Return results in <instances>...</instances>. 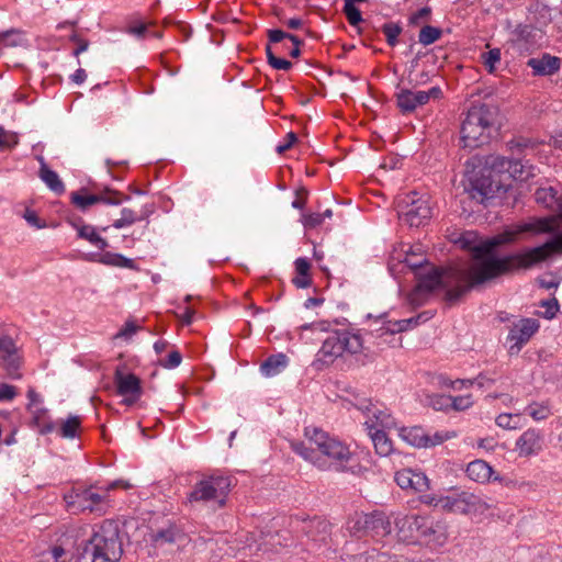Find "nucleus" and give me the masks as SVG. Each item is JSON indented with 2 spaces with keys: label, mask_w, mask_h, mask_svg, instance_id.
<instances>
[{
  "label": "nucleus",
  "mask_w": 562,
  "mask_h": 562,
  "mask_svg": "<svg viewBox=\"0 0 562 562\" xmlns=\"http://www.w3.org/2000/svg\"><path fill=\"white\" fill-rule=\"evenodd\" d=\"M483 159L484 161L477 159L479 164L468 170L465 186L469 198L480 204L493 199L502 189L499 173L508 172L510 177L520 181H527L536 176V167L528 160L497 155H490Z\"/></svg>",
  "instance_id": "nucleus-1"
},
{
  "label": "nucleus",
  "mask_w": 562,
  "mask_h": 562,
  "mask_svg": "<svg viewBox=\"0 0 562 562\" xmlns=\"http://www.w3.org/2000/svg\"><path fill=\"white\" fill-rule=\"evenodd\" d=\"M304 434V441L292 442V449L299 456L321 470L345 469V464L351 458V452L345 443L315 427H306Z\"/></svg>",
  "instance_id": "nucleus-2"
},
{
  "label": "nucleus",
  "mask_w": 562,
  "mask_h": 562,
  "mask_svg": "<svg viewBox=\"0 0 562 562\" xmlns=\"http://www.w3.org/2000/svg\"><path fill=\"white\" fill-rule=\"evenodd\" d=\"M122 555L120 525L113 519H105L93 527L88 540L78 544L75 562H117Z\"/></svg>",
  "instance_id": "nucleus-3"
},
{
  "label": "nucleus",
  "mask_w": 562,
  "mask_h": 562,
  "mask_svg": "<svg viewBox=\"0 0 562 562\" xmlns=\"http://www.w3.org/2000/svg\"><path fill=\"white\" fill-rule=\"evenodd\" d=\"M498 110L491 104H473L461 125L463 147L477 148L488 143L497 123Z\"/></svg>",
  "instance_id": "nucleus-4"
},
{
  "label": "nucleus",
  "mask_w": 562,
  "mask_h": 562,
  "mask_svg": "<svg viewBox=\"0 0 562 562\" xmlns=\"http://www.w3.org/2000/svg\"><path fill=\"white\" fill-rule=\"evenodd\" d=\"M362 348L363 341L360 335L348 330H335L324 340L317 353L318 360L328 364L337 357L342 356L344 352L355 355L360 352Z\"/></svg>",
  "instance_id": "nucleus-5"
},
{
  "label": "nucleus",
  "mask_w": 562,
  "mask_h": 562,
  "mask_svg": "<svg viewBox=\"0 0 562 562\" xmlns=\"http://www.w3.org/2000/svg\"><path fill=\"white\" fill-rule=\"evenodd\" d=\"M233 480L225 475H209L195 483L188 496L190 503H206L215 501L218 507H224Z\"/></svg>",
  "instance_id": "nucleus-6"
},
{
  "label": "nucleus",
  "mask_w": 562,
  "mask_h": 562,
  "mask_svg": "<svg viewBox=\"0 0 562 562\" xmlns=\"http://www.w3.org/2000/svg\"><path fill=\"white\" fill-rule=\"evenodd\" d=\"M396 211L402 223L409 227L425 225L431 217V206L428 196L411 192L396 202Z\"/></svg>",
  "instance_id": "nucleus-7"
},
{
  "label": "nucleus",
  "mask_w": 562,
  "mask_h": 562,
  "mask_svg": "<svg viewBox=\"0 0 562 562\" xmlns=\"http://www.w3.org/2000/svg\"><path fill=\"white\" fill-rule=\"evenodd\" d=\"M436 506L450 513L462 515H483L493 507L481 496L461 491L452 495L441 496L437 499Z\"/></svg>",
  "instance_id": "nucleus-8"
},
{
  "label": "nucleus",
  "mask_w": 562,
  "mask_h": 562,
  "mask_svg": "<svg viewBox=\"0 0 562 562\" xmlns=\"http://www.w3.org/2000/svg\"><path fill=\"white\" fill-rule=\"evenodd\" d=\"M290 526L296 532L315 543H326L331 535V525L322 517H301L291 518Z\"/></svg>",
  "instance_id": "nucleus-9"
},
{
  "label": "nucleus",
  "mask_w": 562,
  "mask_h": 562,
  "mask_svg": "<svg viewBox=\"0 0 562 562\" xmlns=\"http://www.w3.org/2000/svg\"><path fill=\"white\" fill-rule=\"evenodd\" d=\"M394 525L404 539H431L437 532L434 522L426 516L419 515H398L394 519Z\"/></svg>",
  "instance_id": "nucleus-10"
},
{
  "label": "nucleus",
  "mask_w": 562,
  "mask_h": 562,
  "mask_svg": "<svg viewBox=\"0 0 562 562\" xmlns=\"http://www.w3.org/2000/svg\"><path fill=\"white\" fill-rule=\"evenodd\" d=\"M130 199L131 198L128 195H125L110 187H104L102 190L94 194H82L80 192L71 193V202L82 212L87 211L89 206L97 203L120 205L123 201H130Z\"/></svg>",
  "instance_id": "nucleus-11"
},
{
  "label": "nucleus",
  "mask_w": 562,
  "mask_h": 562,
  "mask_svg": "<svg viewBox=\"0 0 562 562\" xmlns=\"http://www.w3.org/2000/svg\"><path fill=\"white\" fill-rule=\"evenodd\" d=\"M114 383L116 393L123 396L125 405L135 404L143 394L142 381L134 373H124L120 368L115 370Z\"/></svg>",
  "instance_id": "nucleus-12"
},
{
  "label": "nucleus",
  "mask_w": 562,
  "mask_h": 562,
  "mask_svg": "<svg viewBox=\"0 0 562 562\" xmlns=\"http://www.w3.org/2000/svg\"><path fill=\"white\" fill-rule=\"evenodd\" d=\"M538 328L539 323L535 318H522L514 324L507 337V340L513 342L509 348L510 353L519 352L521 347L532 337Z\"/></svg>",
  "instance_id": "nucleus-13"
},
{
  "label": "nucleus",
  "mask_w": 562,
  "mask_h": 562,
  "mask_svg": "<svg viewBox=\"0 0 562 562\" xmlns=\"http://www.w3.org/2000/svg\"><path fill=\"white\" fill-rule=\"evenodd\" d=\"M542 38V32L532 25L519 24L513 31V42L527 50L538 46Z\"/></svg>",
  "instance_id": "nucleus-14"
},
{
  "label": "nucleus",
  "mask_w": 562,
  "mask_h": 562,
  "mask_svg": "<svg viewBox=\"0 0 562 562\" xmlns=\"http://www.w3.org/2000/svg\"><path fill=\"white\" fill-rule=\"evenodd\" d=\"M424 316L425 313H422L417 316L406 319L383 322V325L375 330V335L374 331H371L370 335L380 339L384 335H394L396 333L406 331L408 329L416 327L418 324H420L422 321H426L427 318H424Z\"/></svg>",
  "instance_id": "nucleus-15"
},
{
  "label": "nucleus",
  "mask_w": 562,
  "mask_h": 562,
  "mask_svg": "<svg viewBox=\"0 0 562 562\" xmlns=\"http://www.w3.org/2000/svg\"><path fill=\"white\" fill-rule=\"evenodd\" d=\"M363 525L367 528V533L374 538H383L392 531V522L383 512L366 514Z\"/></svg>",
  "instance_id": "nucleus-16"
},
{
  "label": "nucleus",
  "mask_w": 562,
  "mask_h": 562,
  "mask_svg": "<svg viewBox=\"0 0 562 562\" xmlns=\"http://www.w3.org/2000/svg\"><path fill=\"white\" fill-rule=\"evenodd\" d=\"M186 539L184 532L175 524H170L150 533V541L156 548H162L166 544L182 543Z\"/></svg>",
  "instance_id": "nucleus-17"
},
{
  "label": "nucleus",
  "mask_w": 562,
  "mask_h": 562,
  "mask_svg": "<svg viewBox=\"0 0 562 562\" xmlns=\"http://www.w3.org/2000/svg\"><path fill=\"white\" fill-rule=\"evenodd\" d=\"M397 106L403 113L415 111L418 106L427 103L425 91H413L411 89H402L396 93Z\"/></svg>",
  "instance_id": "nucleus-18"
},
{
  "label": "nucleus",
  "mask_w": 562,
  "mask_h": 562,
  "mask_svg": "<svg viewBox=\"0 0 562 562\" xmlns=\"http://www.w3.org/2000/svg\"><path fill=\"white\" fill-rule=\"evenodd\" d=\"M368 435L374 446L375 452L381 457H387L393 452V442L385 434V429H379L374 424L364 423Z\"/></svg>",
  "instance_id": "nucleus-19"
},
{
  "label": "nucleus",
  "mask_w": 562,
  "mask_h": 562,
  "mask_svg": "<svg viewBox=\"0 0 562 562\" xmlns=\"http://www.w3.org/2000/svg\"><path fill=\"white\" fill-rule=\"evenodd\" d=\"M527 66L532 69L535 76H551L560 69L561 60L559 57L543 54L540 58H530Z\"/></svg>",
  "instance_id": "nucleus-20"
},
{
  "label": "nucleus",
  "mask_w": 562,
  "mask_h": 562,
  "mask_svg": "<svg viewBox=\"0 0 562 562\" xmlns=\"http://www.w3.org/2000/svg\"><path fill=\"white\" fill-rule=\"evenodd\" d=\"M519 453L530 456L537 453L541 449V435L536 429L526 430L516 442Z\"/></svg>",
  "instance_id": "nucleus-21"
},
{
  "label": "nucleus",
  "mask_w": 562,
  "mask_h": 562,
  "mask_svg": "<svg viewBox=\"0 0 562 562\" xmlns=\"http://www.w3.org/2000/svg\"><path fill=\"white\" fill-rule=\"evenodd\" d=\"M400 437L417 448H429V443H431L430 436L419 426L401 428Z\"/></svg>",
  "instance_id": "nucleus-22"
},
{
  "label": "nucleus",
  "mask_w": 562,
  "mask_h": 562,
  "mask_svg": "<svg viewBox=\"0 0 562 562\" xmlns=\"http://www.w3.org/2000/svg\"><path fill=\"white\" fill-rule=\"evenodd\" d=\"M360 409L372 414L374 420H368L374 424L379 429H391L396 426L394 417L386 411L375 408L370 401L360 406Z\"/></svg>",
  "instance_id": "nucleus-23"
},
{
  "label": "nucleus",
  "mask_w": 562,
  "mask_h": 562,
  "mask_svg": "<svg viewBox=\"0 0 562 562\" xmlns=\"http://www.w3.org/2000/svg\"><path fill=\"white\" fill-rule=\"evenodd\" d=\"M77 502L81 506L82 510L104 513L102 504L104 503L105 496L94 493L91 488H87L76 495Z\"/></svg>",
  "instance_id": "nucleus-24"
},
{
  "label": "nucleus",
  "mask_w": 562,
  "mask_h": 562,
  "mask_svg": "<svg viewBox=\"0 0 562 562\" xmlns=\"http://www.w3.org/2000/svg\"><path fill=\"white\" fill-rule=\"evenodd\" d=\"M289 364V358L284 353L269 356L260 366V372L267 378L281 373Z\"/></svg>",
  "instance_id": "nucleus-25"
},
{
  "label": "nucleus",
  "mask_w": 562,
  "mask_h": 562,
  "mask_svg": "<svg viewBox=\"0 0 562 562\" xmlns=\"http://www.w3.org/2000/svg\"><path fill=\"white\" fill-rule=\"evenodd\" d=\"M41 168L40 178L43 182L55 193L61 194L65 192V186L59 179V176L54 170L49 169L45 164L43 157H40Z\"/></svg>",
  "instance_id": "nucleus-26"
},
{
  "label": "nucleus",
  "mask_w": 562,
  "mask_h": 562,
  "mask_svg": "<svg viewBox=\"0 0 562 562\" xmlns=\"http://www.w3.org/2000/svg\"><path fill=\"white\" fill-rule=\"evenodd\" d=\"M493 469L483 460H474L467 467V475L476 482H487L491 480Z\"/></svg>",
  "instance_id": "nucleus-27"
},
{
  "label": "nucleus",
  "mask_w": 562,
  "mask_h": 562,
  "mask_svg": "<svg viewBox=\"0 0 562 562\" xmlns=\"http://www.w3.org/2000/svg\"><path fill=\"white\" fill-rule=\"evenodd\" d=\"M75 228H77L78 236L82 239L88 240L95 247H98L100 250H104L109 247V243L105 238L101 237L97 232L95 228L91 225H81L78 226L77 224H72Z\"/></svg>",
  "instance_id": "nucleus-28"
},
{
  "label": "nucleus",
  "mask_w": 562,
  "mask_h": 562,
  "mask_svg": "<svg viewBox=\"0 0 562 562\" xmlns=\"http://www.w3.org/2000/svg\"><path fill=\"white\" fill-rule=\"evenodd\" d=\"M99 262L106 265V266H113V267H121V268H127V269H134L135 263L132 259L124 257L121 254H113V252H103L100 255V258L98 259Z\"/></svg>",
  "instance_id": "nucleus-29"
},
{
  "label": "nucleus",
  "mask_w": 562,
  "mask_h": 562,
  "mask_svg": "<svg viewBox=\"0 0 562 562\" xmlns=\"http://www.w3.org/2000/svg\"><path fill=\"white\" fill-rule=\"evenodd\" d=\"M26 40L24 38L22 32L19 30H9L0 33V46L2 47H18L25 46Z\"/></svg>",
  "instance_id": "nucleus-30"
},
{
  "label": "nucleus",
  "mask_w": 562,
  "mask_h": 562,
  "mask_svg": "<svg viewBox=\"0 0 562 562\" xmlns=\"http://www.w3.org/2000/svg\"><path fill=\"white\" fill-rule=\"evenodd\" d=\"M81 419L79 416L69 415L66 420H64L59 428V435L66 439H74L76 437L77 430L80 428Z\"/></svg>",
  "instance_id": "nucleus-31"
},
{
  "label": "nucleus",
  "mask_w": 562,
  "mask_h": 562,
  "mask_svg": "<svg viewBox=\"0 0 562 562\" xmlns=\"http://www.w3.org/2000/svg\"><path fill=\"white\" fill-rule=\"evenodd\" d=\"M442 31L439 27L425 25L419 31L418 41L420 44L427 46L440 38Z\"/></svg>",
  "instance_id": "nucleus-32"
},
{
  "label": "nucleus",
  "mask_w": 562,
  "mask_h": 562,
  "mask_svg": "<svg viewBox=\"0 0 562 562\" xmlns=\"http://www.w3.org/2000/svg\"><path fill=\"white\" fill-rule=\"evenodd\" d=\"M3 367L8 373V375L12 379H19L21 375L19 374V368L21 364L20 357L18 352L1 357Z\"/></svg>",
  "instance_id": "nucleus-33"
},
{
  "label": "nucleus",
  "mask_w": 562,
  "mask_h": 562,
  "mask_svg": "<svg viewBox=\"0 0 562 562\" xmlns=\"http://www.w3.org/2000/svg\"><path fill=\"white\" fill-rule=\"evenodd\" d=\"M501 55L499 48H493L488 52L482 53V63L490 74H493L496 70V65L501 61Z\"/></svg>",
  "instance_id": "nucleus-34"
},
{
  "label": "nucleus",
  "mask_w": 562,
  "mask_h": 562,
  "mask_svg": "<svg viewBox=\"0 0 562 562\" xmlns=\"http://www.w3.org/2000/svg\"><path fill=\"white\" fill-rule=\"evenodd\" d=\"M19 144V135L15 132L7 131L0 125V151L12 149Z\"/></svg>",
  "instance_id": "nucleus-35"
},
{
  "label": "nucleus",
  "mask_w": 562,
  "mask_h": 562,
  "mask_svg": "<svg viewBox=\"0 0 562 562\" xmlns=\"http://www.w3.org/2000/svg\"><path fill=\"white\" fill-rule=\"evenodd\" d=\"M342 11H344L348 22L352 26H357L363 21L360 10L356 7L355 3H352V1L345 0V5H344Z\"/></svg>",
  "instance_id": "nucleus-36"
},
{
  "label": "nucleus",
  "mask_w": 562,
  "mask_h": 562,
  "mask_svg": "<svg viewBox=\"0 0 562 562\" xmlns=\"http://www.w3.org/2000/svg\"><path fill=\"white\" fill-rule=\"evenodd\" d=\"M535 145H536L535 142H532L529 138H525V137H517V138L512 139L508 143V147H509L513 156L520 155L526 149H533Z\"/></svg>",
  "instance_id": "nucleus-37"
},
{
  "label": "nucleus",
  "mask_w": 562,
  "mask_h": 562,
  "mask_svg": "<svg viewBox=\"0 0 562 562\" xmlns=\"http://www.w3.org/2000/svg\"><path fill=\"white\" fill-rule=\"evenodd\" d=\"M519 419V415L503 413L496 417L495 422L497 426L504 429H516L518 427Z\"/></svg>",
  "instance_id": "nucleus-38"
},
{
  "label": "nucleus",
  "mask_w": 562,
  "mask_h": 562,
  "mask_svg": "<svg viewBox=\"0 0 562 562\" xmlns=\"http://www.w3.org/2000/svg\"><path fill=\"white\" fill-rule=\"evenodd\" d=\"M382 31L386 36V42L390 46H395L397 43V36L402 32V27L396 23H385L382 26Z\"/></svg>",
  "instance_id": "nucleus-39"
},
{
  "label": "nucleus",
  "mask_w": 562,
  "mask_h": 562,
  "mask_svg": "<svg viewBox=\"0 0 562 562\" xmlns=\"http://www.w3.org/2000/svg\"><path fill=\"white\" fill-rule=\"evenodd\" d=\"M527 412L535 420H543L550 414V409L547 405L536 403L529 405Z\"/></svg>",
  "instance_id": "nucleus-40"
},
{
  "label": "nucleus",
  "mask_w": 562,
  "mask_h": 562,
  "mask_svg": "<svg viewBox=\"0 0 562 562\" xmlns=\"http://www.w3.org/2000/svg\"><path fill=\"white\" fill-rule=\"evenodd\" d=\"M411 488L416 492H424L429 488V481L427 476L422 472L413 471Z\"/></svg>",
  "instance_id": "nucleus-41"
},
{
  "label": "nucleus",
  "mask_w": 562,
  "mask_h": 562,
  "mask_svg": "<svg viewBox=\"0 0 562 562\" xmlns=\"http://www.w3.org/2000/svg\"><path fill=\"white\" fill-rule=\"evenodd\" d=\"M366 520V514L364 515H356L352 519L348 521V530L350 533L357 536L361 532L367 533V528L363 525V521Z\"/></svg>",
  "instance_id": "nucleus-42"
},
{
  "label": "nucleus",
  "mask_w": 562,
  "mask_h": 562,
  "mask_svg": "<svg viewBox=\"0 0 562 562\" xmlns=\"http://www.w3.org/2000/svg\"><path fill=\"white\" fill-rule=\"evenodd\" d=\"M430 78L431 75L428 71L414 74L411 70L407 80L413 88H416L418 86L426 85L428 81H430Z\"/></svg>",
  "instance_id": "nucleus-43"
},
{
  "label": "nucleus",
  "mask_w": 562,
  "mask_h": 562,
  "mask_svg": "<svg viewBox=\"0 0 562 562\" xmlns=\"http://www.w3.org/2000/svg\"><path fill=\"white\" fill-rule=\"evenodd\" d=\"M182 356L178 350H172L166 359L159 360L161 367L166 369H173L180 366Z\"/></svg>",
  "instance_id": "nucleus-44"
},
{
  "label": "nucleus",
  "mask_w": 562,
  "mask_h": 562,
  "mask_svg": "<svg viewBox=\"0 0 562 562\" xmlns=\"http://www.w3.org/2000/svg\"><path fill=\"white\" fill-rule=\"evenodd\" d=\"M430 405L436 411H445L450 408L451 396L450 395H434L430 397Z\"/></svg>",
  "instance_id": "nucleus-45"
},
{
  "label": "nucleus",
  "mask_w": 562,
  "mask_h": 562,
  "mask_svg": "<svg viewBox=\"0 0 562 562\" xmlns=\"http://www.w3.org/2000/svg\"><path fill=\"white\" fill-rule=\"evenodd\" d=\"M413 477V470L404 469L402 471L396 472L395 482L401 488H411Z\"/></svg>",
  "instance_id": "nucleus-46"
},
{
  "label": "nucleus",
  "mask_w": 562,
  "mask_h": 562,
  "mask_svg": "<svg viewBox=\"0 0 562 562\" xmlns=\"http://www.w3.org/2000/svg\"><path fill=\"white\" fill-rule=\"evenodd\" d=\"M18 352L15 344L10 336L0 335V357Z\"/></svg>",
  "instance_id": "nucleus-47"
},
{
  "label": "nucleus",
  "mask_w": 562,
  "mask_h": 562,
  "mask_svg": "<svg viewBox=\"0 0 562 562\" xmlns=\"http://www.w3.org/2000/svg\"><path fill=\"white\" fill-rule=\"evenodd\" d=\"M472 400L470 395L464 396H451V405L450 408H453L454 411H464L469 408L472 405Z\"/></svg>",
  "instance_id": "nucleus-48"
},
{
  "label": "nucleus",
  "mask_w": 562,
  "mask_h": 562,
  "mask_svg": "<svg viewBox=\"0 0 562 562\" xmlns=\"http://www.w3.org/2000/svg\"><path fill=\"white\" fill-rule=\"evenodd\" d=\"M23 217L24 220L33 227L35 228H44L46 227V223L44 221H42L37 214L32 211V210H29L26 209L24 214H23Z\"/></svg>",
  "instance_id": "nucleus-49"
},
{
  "label": "nucleus",
  "mask_w": 562,
  "mask_h": 562,
  "mask_svg": "<svg viewBox=\"0 0 562 562\" xmlns=\"http://www.w3.org/2000/svg\"><path fill=\"white\" fill-rule=\"evenodd\" d=\"M16 394L15 386L7 383H0V402L12 401Z\"/></svg>",
  "instance_id": "nucleus-50"
},
{
  "label": "nucleus",
  "mask_w": 562,
  "mask_h": 562,
  "mask_svg": "<svg viewBox=\"0 0 562 562\" xmlns=\"http://www.w3.org/2000/svg\"><path fill=\"white\" fill-rule=\"evenodd\" d=\"M70 41L77 44V48L72 53L76 57L79 56V54L86 52L89 47V42L81 38L77 33H74L70 36Z\"/></svg>",
  "instance_id": "nucleus-51"
},
{
  "label": "nucleus",
  "mask_w": 562,
  "mask_h": 562,
  "mask_svg": "<svg viewBox=\"0 0 562 562\" xmlns=\"http://www.w3.org/2000/svg\"><path fill=\"white\" fill-rule=\"evenodd\" d=\"M323 223V215L321 213H311L304 216L303 224L307 228H314Z\"/></svg>",
  "instance_id": "nucleus-52"
},
{
  "label": "nucleus",
  "mask_w": 562,
  "mask_h": 562,
  "mask_svg": "<svg viewBox=\"0 0 562 562\" xmlns=\"http://www.w3.org/2000/svg\"><path fill=\"white\" fill-rule=\"evenodd\" d=\"M296 142H297V135L294 132H289L285 135L284 143L277 147V151L279 154H282V153L286 151L288 149H290L293 146V144H295Z\"/></svg>",
  "instance_id": "nucleus-53"
},
{
  "label": "nucleus",
  "mask_w": 562,
  "mask_h": 562,
  "mask_svg": "<svg viewBox=\"0 0 562 562\" xmlns=\"http://www.w3.org/2000/svg\"><path fill=\"white\" fill-rule=\"evenodd\" d=\"M289 35H290V33H286L279 29L268 31V40H269L270 44L280 43L281 41L288 38Z\"/></svg>",
  "instance_id": "nucleus-54"
},
{
  "label": "nucleus",
  "mask_w": 562,
  "mask_h": 562,
  "mask_svg": "<svg viewBox=\"0 0 562 562\" xmlns=\"http://www.w3.org/2000/svg\"><path fill=\"white\" fill-rule=\"evenodd\" d=\"M121 217L126 223L127 226L134 224L139 221L138 214L132 209L124 207L121 211Z\"/></svg>",
  "instance_id": "nucleus-55"
},
{
  "label": "nucleus",
  "mask_w": 562,
  "mask_h": 562,
  "mask_svg": "<svg viewBox=\"0 0 562 562\" xmlns=\"http://www.w3.org/2000/svg\"><path fill=\"white\" fill-rule=\"evenodd\" d=\"M139 329V326L135 325L134 322L127 321L124 325V327L117 333L116 337H131L133 334H135Z\"/></svg>",
  "instance_id": "nucleus-56"
},
{
  "label": "nucleus",
  "mask_w": 562,
  "mask_h": 562,
  "mask_svg": "<svg viewBox=\"0 0 562 562\" xmlns=\"http://www.w3.org/2000/svg\"><path fill=\"white\" fill-rule=\"evenodd\" d=\"M294 263L297 274H310L311 263L306 258H297Z\"/></svg>",
  "instance_id": "nucleus-57"
},
{
  "label": "nucleus",
  "mask_w": 562,
  "mask_h": 562,
  "mask_svg": "<svg viewBox=\"0 0 562 562\" xmlns=\"http://www.w3.org/2000/svg\"><path fill=\"white\" fill-rule=\"evenodd\" d=\"M292 282L299 289H306L311 285L312 279H311L310 274H304V276L297 274V277L293 278Z\"/></svg>",
  "instance_id": "nucleus-58"
},
{
  "label": "nucleus",
  "mask_w": 562,
  "mask_h": 562,
  "mask_svg": "<svg viewBox=\"0 0 562 562\" xmlns=\"http://www.w3.org/2000/svg\"><path fill=\"white\" fill-rule=\"evenodd\" d=\"M29 404L27 409L32 411L33 407H35L37 404L42 403V398L38 393L35 392L34 389H29L27 394Z\"/></svg>",
  "instance_id": "nucleus-59"
},
{
  "label": "nucleus",
  "mask_w": 562,
  "mask_h": 562,
  "mask_svg": "<svg viewBox=\"0 0 562 562\" xmlns=\"http://www.w3.org/2000/svg\"><path fill=\"white\" fill-rule=\"evenodd\" d=\"M296 194H297V196H301V195H303V196L295 199L292 202V206L294 209L302 210L306 203L307 190L305 188H302L301 190L296 191Z\"/></svg>",
  "instance_id": "nucleus-60"
},
{
  "label": "nucleus",
  "mask_w": 562,
  "mask_h": 562,
  "mask_svg": "<svg viewBox=\"0 0 562 562\" xmlns=\"http://www.w3.org/2000/svg\"><path fill=\"white\" fill-rule=\"evenodd\" d=\"M146 32H147V25L144 23H140L139 25L130 26L127 29L128 34L134 35L138 38H144Z\"/></svg>",
  "instance_id": "nucleus-61"
},
{
  "label": "nucleus",
  "mask_w": 562,
  "mask_h": 562,
  "mask_svg": "<svg viewBox=\"0 0 562 562\" xmlns=\"http://www.w3.org/2000/svg\"><path fill=\"white\" fill-rule=\"evenodd\" d=\"M270 66L278 70H289L292 67V63L283 58H273Z\"/></svg>",
  "instance_id": "nucleus-62"
},
{
  "label": "nucleus",
  "mask_w": 562,
  "mask_h": 562,
  "mask_svg": "<svg viewBox=\"0 0 562 562\" xmlns=\"http://www.w3.org/2000/svg\"><path fill=\"white\" fill-rule=\"evenodd\" d=\"M542 306L547 307L546 313H547L548 318H552L555 315V313L559 311V304L555 299H553L551 301H544L542 303Z\"/></svg>",
  "instance_id": "nucleus-63"
},
{
  "label": "nucleus",
  "mask_w": 562,
  "mask_h": 562,
  "mask_svg": "<svg viewBox=\"0 0 562 562\" xmlns=\"http://www.w3.org/2000/svg\"><path fill=\"white\" fill-rule=\"evenodd\" d=\"M195 314V311L191 307H187L182 315H180V319L183 325H190L193 321V316Z\"/></svg>",
  "instance_id": "nucleus-64"
}]
</instances>
